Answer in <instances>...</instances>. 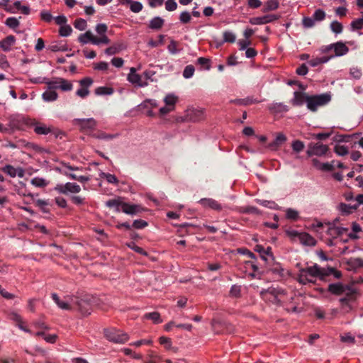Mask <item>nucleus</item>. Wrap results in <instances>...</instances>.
I'll return each instance as SVG.
<instances>
[{
	"label": "nucleus",
	"instance_id": "obj_1",
	"mask_svg": "<svg viewBox=\"0 0 363 363\" xmlns=\"http://www.w3.org/2000/svg\"><path fill=\"white\" fill-rule=\"evenodd\" d=\"M326 274L325 269L317 265H314L306 269H301L298 275V280L299 283L302 284L313 283L315 277H319L321 279H323Z\"/></svg>",
	"mask_w": 363,
	"mask_h": 363
},
{
	"label": "nucleus",
	"instance_id": "obj_2",
	"mask_svg": "<svg viewBox=\"0 0 363 363\" xmlns=\"http://www.w3.org/2000/svg\"><path fill=\"white\" fill-rule=\"evenodd\" d=\"M330 101V96L326 94L309 96L307 108L311 111H315L318 109V107L327 104Z\"/></svg>",
	"mask_w": 363,
	"mask_h": 363
},
{
	"label": "nucleus",
	"instance_id": "obj_3",
	"mask_svg": "<svg viewBox=\"0 0 363 363\" xmlns=\"http://www.w3.org/2000/svg\"><path fill=\"white\" fill-rule=\"evenodd\" d=\"M262 294L264 298L274 303H284L287 301V297L284 291L275 289H269L267 291H262Z\"/></svg>",
	"mask_w": 363,
	"mask_h": 363
},
{
	"label": "nucleus",
	"instance_id": "obj_4",
	"mask_svg": "<svg viewBox=\"0 0 363 363\" xmlns=\"http://www.w3.org/2000/svg\"><path fill=\"white\" fill-rule=\"evenodd\" d=\"M104 334L109 341L116 343H125L129 340V335L126 333L115 328L105 330Z\"/></svg>",
	"mask_w": 363,
	"mask_h": 363
},
{
	"label": "nucleus",
	"instance_id": "obj_5",
	"mask_svg": "<svg viewBox=\"0 0 363 363\" xmlns=\"http://www.w3.org/2000/svg\"><path fill=\"white\" fill-rule=\"evenodd\" d=\"M66 298L69 303L68 305V310L77 309L84 314L89 313V304L86 301L79 300V298L75 296H66Z\"/></svg>",
	"mask_w": 363,
	"mask_h": 363
},
{
	"label": "nucleus",
	"instance_id": "obj_6",
	"mask_svg": "<svg viewBox=\"0 0 363 363\" xmlns=\"http://www.w3.org/2000/svg\"><path fill=\"white\" fill-rule=\"evenodd\" d=\"M177 101V97L174 94H167L164 99L165 106L160 108V113L162 116H164L172 111L174 109Z\"/></svg>",
	"mask_w": 363,
	"mask_h": 363
},
{
	"label": "nucleus",
	"instance_id": "obj_7",
	"mask_svg": "<svg viewBox=\"0 0 363 363\" xmlns=\"http://www.w3.org/2000/svg\"><path fill=\"white\" fill-rule=\"evenodd\" d=\"M328 150V147L326 145L318 143L313 145H310L307 151V154L309 156L316 155L320 157L327 155Z\"/></svg>",
	"mask_w": 363,
	"mask_h": 363
},
{
	"label": "nucleus",
	"instance_id": "obj_8",
	"mask_svg": "<svg viewBox=\"0 0 363 363\" xmlns=\"http://www.w3.org/2000/svg\"><path fill=\"white\" fill-rule=\"evenodd\" d=\"M127 79L130 83L135 86H145L147 85V82L144 80L142 76L136 73V69L134 67L130 68Z\"/></svg>",
	"mask_w": 363,
	"mask_h": 363
},
{
	"label": "nucleus",
	"instance_id": "obj_9",
	"mask_svg": "<svg viewBox=\"0 0 363 363\" xmlns=\"http://www.w3.org/2000/svg\"><path fill=\"white\" fill-rule=\"evenodd\" d=\"M279 16L274 14H267L262 16L252 17L249 20L252 25H264L277 21Z\"/></svg>",
	"mask_w": 363,
	"mask_h": 363
},
{
	"label": "nucleus",
	"instance_id": "obj_10",
	"mask_svg": "<svg viewBox=\"0 0 363 363\" xmlns=\"http://www.w3.org/2000/svg\"><path fill=\"white\" fill-rule=\"evenodd\" d=\"M79 41L82 44H86L91 43L94 45H99L100 42H106V40L104 38V40H97L95 36L90 30L81 34L79 36Z\"/></svg>",
	"mask_w": 363,
	"mask_h": 363
},
{
	"label": "nucleus",
	"instance_id": "obj_11",
	"mask_svg": "<svg viewBox=\"0 0 363 363\" xmlns=\"http://www.w3.org/2000/svg\"><path fill=\"white\" fill-rule=\"evenodd\" d=\"M55 190L62 194L78 193L80 191V186L75 183L68 182L65 184H58L55 187Z\"/></svg>",
	"mask_w": 363,
	"mask_h": 363
},
{
	"label": "nucleus",
	"instance_id": "obj_12",
	"mask_svg": "<svg viewBox=\"0 0 363 363\" xmlns=\"http://www.w3.org/2000/svg\"><path fill=\"white\" fill-rule=\"evenodd\" d=\"M75 123L84 131L93 130L96 125V121L92 118L77 119Z\"/></svg>",
	"mask_w": 363,
	"mask_h": 363
},
{
	"label": "nucleus",
	"instance_id": "obj_13",
	"mask_svg": "<svg viewBox=\"0 0 363 363\" xmlns=\"http://www.w3.org/2000/svg\"><path fill=\"white\" fill-rule=\"evenodd\" d=\"M108 27L105 23H99L96 26L95 30L98 34L96 36L97 40H104V38L106 40V42H100V45H108L110 43V40L106 35Z\"/></svg>",
	"mask_w": 363,
	"mask_h": 363
},
{
	"label": "nucleus",
	"instance_id": "obj_14",
	"mask_svg": "<svg viewBox=\"0 0 363 363\" xmlns=\"http://www.w3.org/2000/svg\"><path fill=\"white\" fill-rule=\"evenodd\" d=\"M121 211L128 215H135L144 211V208L140 205L130 204L124 202L122 204Z\"/></svg>",
	"mask_w": 363,
	"mask_h": 363
},
{
	"label": "nucleus",
	"instance_id": "obj_15",
	"mask_svg": "<svg viewBox=\"0 0 363 363\" xmlns=\"http://www.w3.org/2000/svg\"><path fill=\"white\" fill-rule=\"evenodd\" d=\"M2 170L11 177H18L22 178L25 174L24 170L21 167H14L11 165H6L3 167Z\"/></svg>",
	"mask_w": 363,
	"mask_h": 363
},
{
	"label": "nucleus",
	"instance_id": "obj_16",
	"mask_svg": "<svg viewBox=\"0 0 363 363\" xmlns=\"http://www.w3.org/2000/svg\"><path fill=\"white\" fill-rule=\"evenodd\" d=\"M313 164L317 169L323 172H330L335 167V161H332L331 162H321L314 159L313 160Z\"/></svg>",
	"mask_w": 363,
	"mask_h": 363
},
{
	"label": "nucleus",
	"instance_id": "obj_17",
	"mask_svg": "<svg viewBox=\"0 0 363 363\" xmlns=\"http://www.w3.org/2000/svg\"><path fill=\"white\" fill-rule=\"evenodd\" d=\"M16 9L21 11L23 14L28 15L30 13V9L28 6L21 5V1H16L12 6L6 8V10L11 13L16 12Z\"/></svg>",
	"mask_w": 363,
	"mask_h": 363
},
{
	"label": "nucleus",
	"instance_id": "obj_18",
	"mask_svg": "<svg viewBox=\"0 0 363 363\" xmlns=\"http://www.w3.org/2000/svg\"><path fill=\"white\" fill-rule=\"evenodd\" d=\"M332 46L333 47V50L335 52V55H333V57H340L345 55L349 51V48L346 46L345 43L342 42L333 43Z\"/></svg>",
	"mask_w": 363,
	"mask_h": 363
},
{
	"label": "nucleus",
	"instance_id": "obj_19",
	"mask_svg": "<svg viewBox=\"0 0 363 363\" xmlns=\"http://www.w3.org/2000/svg\"><path fill=\"white\" fill-rule=\"evenodd\" d=\"M309 95L306 93L296 91L294 93V97L291 101V103L294 106H301L303 104H308V99Z\"/></svg>",
	"mask_w": 363,
	"mask_h": 363
},
{
	"label": "nucleus",
	"instance_id": "obj_20",
	"mask_svg": "<svg viewBox=\"0 0 363 363\" xmlns=\"http://www.w3.org/2000/svg\"><path fill=\"white\" fill-rule=\"evenodd\" d=\"M187 120L196 122L201 120L203 117V111L202 109H191L187 113Z\"/></svg>",
	"mask_w": 363,
	"mask_h": 363
},
{
	"label": "nucleus",
	"instance_id": "obj_21",
	"mask_svg": "<svg viewBox=\"0 0 363 363\" xmlns=\"http://www.w3.org/2000/svg\"><path fill=\"white\" fill-rule=\"evenodd\" d=\"M298 242L306 246H314L316 244V240L306 233H301Z\"/></svg>",
	"mask_w": 363,
	"mask_h": 363
},
{
	"label": "nucleus",
	"instance_id": "obj_22",
	"mask_svg": "<svg viewBox=\"0 0 363 363\" xmlns=\"http://www.w3.org/2000/svg\"><path fill=\"white\" fill-rule=\"evenodd\" d=\"M58 95L55 90H53L48 86V89L43 93L42 98L46 102L55 101L57 100Z\"/></svg>",
	"mask_w": 363,
	"mask_h": 363
},
{
	"label": "nucleus",
	"instance_id": "obj_23",
	"mask_svg": "<svg viewBox=\"0 0 363 363\" xmlns=\"http://www.w3.org/2000/svg\"><path fill=\"white\" fill-rule=\"evenodd\" d=\"M124 201L120 197L108 200L106 202V205L109 207L114 208L116 211L119 212L122 210V204H123Z\"/></svg>",
	"mask_w": 363,
	"mask_h": 363
},
{
	"label": "nucleus",
	"instance_id": "obj_24",
	"mask_svg": "<svg viewBox=\"0 0 363 363\" xmlns=\"http://www.w3.org/2000/svg\"><path fill=\"white\" fill-rule=\"evenodd\" d=\"M286 141V137L283 133H278L276 136V138L274 142L269 144V147L272 150H275L278 148L279 146H280L281 144L285 143Z\"/></svg>",
	"mask_w": 363,
	"mask_h": 363
},
{
	"label": "nucleus",
	"instance_id": "obj_25",
	"mask_svg": "<svg viewBox=\"0 0 363 363\" xmlns=\"http://www.w3.org/2000/svg\"><path fill=\"white\" fill-rule=\"evenodd\" d=\"M16 38L13 35H9L0 42V47L5 51H8L14 45Z\"/></svg>",
	"mask_w": 363,
	"mask_h": 363
},
{
	"label": "nucleus",
	"instance_id": "obj_26",
	"mask_svg": "<svg viewBox=\"0 0 363 363\" xmlns=\"http://www.w3.org/2000/svg\"><path fill=\"white\" fill-rule=\"evenodd\" d=\"M52 298L60 308L63 310H68V305L69 303H68V300H67L66 296L61 299L57 294H53L52 295Z\"/></svg>",
	"mask_w": 363,
	"mask_h": 363
},
{
	"label": "nucleus",
	"instance_id": "obj_27",
	"mask_svg": "<svg viewBox=\"0 0 363 363\" xmlns=\"http://www.w3.org/2000/svg\"><path fill=\"white\" fill-rule=\"evenodd\" d=\"M279 6V2L278 0H269L264 4L262 11L264 13L274 11Z\"/></svg>",
	"mask_w": 363,
	"mask_h": 363
},
{
	"label": "nucleus",
	"instance_id": "obj_28",
	"mask_svg": "<svg viewBox=\"0 0 363 363\" xmlns=\"http://www.w3.org/2000/svg\"><path fill=\"white\" fill-rule=\"evenodd\" d=\"M200 203L204 207H208L214 210L220 208V206L217 201L211 199H203L200 201Z\"/></svg>",
	"mask_w": 363,
	"mask_h": 363
},
{
	"label": "nucleus",
	"instance_id": "obj_29",
	"mask_svg": "<svg viewBox=\"0 0 363 363\" xmlns=\"http://www.w3.org/2000/svg\"><path fill=\"white\" fill-rule=\"evenodd\" d=\"M160 343L167 350H171L174 352H177V349L176 347H172V341L169 337L162 336L159 339Z\"/></svg>",
	"mask_w": 363,
	"mask_h": 363
},
{
	"label": "nucleus",
	"instance_id": "obj_30",
	"mask_svg": "<svg viewBox=\"0 0 363 363\" xmlns=\"http://www.w3.org/2000/svg\"><path fill=\"white\" fill-rule=\"evenodd\" d=\"M328 234L330 235H336L347 232V229L344 228L336 227L335 226V224H333V225H328Z\"/></svg>",
	"mask_w": 363,
	"mask_h": 363
},
{
	"label": "nucleus",
	"instance_id": "obj_31",
	"mask_svg": "<svg viewBox=\"0 0 363 363\" xmlns=\"http://www.w3.org/2000/svg\"><path fill=\"white\" fill-rule=\"evenodd\" d=\"M99 177L101 179H106L107 182L109 184H117L118 183V180L114 174L106 172H101L99 174Z\"/></svg>",
	"mask_w": 363,
	"mask_h": 363
},
{
	"label": "nucleus",
	"instance_id": "obj_32",
	"mask_svg": "<svg viewBox=\"0 0 363 363\" xmlns=\"http://www.w3.org/2000/svg\"><path fill=\"white\" fill-rule=\"evenodd\" d=\"M357 208V206H351L346 203H340L338 206V209L340 212L345 214L351 213L353 211Z\"/></svg>",
	"mask_w": 363,
	"mask_h": 363
},
{
	"label": "nucleus",
	"instance_id": "obj_33",
	"mask_svg": "<svg viewBox=\"0 0 363 363\" xmlns=\"http://www.w3.org/2000/svg\"><path fill=\"white\" fill-rule=\"evenodd\" d=\"M113 93V89L109 86H99L95 89L96 95H111Z\"/></svg>",
	"mask_w": 363,
	"mask_h": 363
},
{
	"label": "nucleus",
	"instance_id": "obj_34",
	"mask_svg": "<svg viewBox=\"0 0 363 363\" xmlns=\"http://www.w3.org/2000/svg\"><path fill=\"white\" fill-rule=\"evenodd\" d=\"M329 291L335 294H341L344 291V286L340 284H330L328 287Z\"/></svg>",
	"mask_w": 363,
	"mask_h": 363
},
{
	"label": "nucleus",
	"instance_id": "obj_35",
	"mask_svg": "<svg viewBox=\"0 0 363 363\" xmlns=\"http://www.w3.org/2000/svg\"><path fill=\"white\" fill-rule=\"evenodd\" d=\"M223 42L225 43H234L236 39L235 34L230 30L224 31L223 33Z\"/></svg>",
	"mask_w": 363,
	"mask_h": 363
},
{
	"label": "nucleus",
	"instance_id": "obj_36",
	"mask_svg": "<svg viewBox=\"0 0 363 363\" xmlns=\"http://www.w3.org/2000/svg\"><path fill=\"white\" fill-rule=\"evenodd\" d=\"M153 343V341L151 338L148 339H142L139 340L135 342H133L130 343L131 346L135 347H140L143 345H152Z\"/></svg>",
	"mask_w": 363,
	"mask_h": 363
},
{
	"label": "nucleus",
	"instance_id": "obj_37",
	"mask_svg": "<svg viewBox=\"0 0 363 363\" xmlns=\"http://www.w3.org/2000/svg\"><path fill=\"white\" fill-rule=\"evenodd\" d=\"M37 336H42L43 339L49 343H53L56 341L57 335L55 334H45V333L38 332L35 334Z\"/></svg>",
	"mask_w": 363,
	"mask_h": 363
},
{
	"label": "nucleus",
	"instance_id": "obj_38",
	"mask_svg": "<svg viewBox=\"0 0 363 363\" xmlns=\"http://www.w3.org/2000/svg\"><path fill=\"white\" fill-rule=\"evenodd\" d=\"M145 317L152 320L154 323H160L162 322V320L160 318V315L157 312L147 313L145 315Z\"/></svg>",
	"mask_w": 363,
	"mask_h": 363
},
{
	"label": "nucleus",
	"instance_id": "obj_39",
	"mask_svg": "<svg viewBox=\"0 0 363 363\" xmlns=\"http://www.w3.org/2000/svg\"><path fill=\"white\" fill-rule=\"evenodd\" d=\"M330 27L331 30L336 34H340L342 32L343 26L341 23L337 21H332Z\"/></svg>",
	"mask_w": 363,
	"mask_h": 363
},
{
	"label": "nucleus",
	"instance_id": "obj_40",
	"mask_svg": "<svg viewBox=\"0 0 363 363\" xmlns=\"http://www.w3.org/2000/svg\"><path fill=\"white\" fill-rule=\"evenodd\" d=\"M30 183L36 187H45L48 184V182L40 177H35L31 179Z\"/></svg>",
	"mask_w": 363,
	"mask_h": 363
},
{
	"label": "nucleus",
	"instance_id": "obj_41",
	"mask_svg": "<svg viewBox=\"0 0 363 363\" xmlns=\"http://www.w3.org/2000/svg\"><path fill=\"white\" fill-rule=\"evenodd\" d=\"M60 89L64 91H70L72 89V84L71 82L67 81L63 78H60Z\"/></svg>",
	"mask_w": 363,
	"mask_h": 363
},
{
	"label": "nucleus",
	"instance_id": "obj_42",
	"mask_svg": "<svg viewBox=\"0 0 363 363\" xmlns=\"http://www.w3.org/2000/svg\"><path fill=\"white\" fill-rule=\"evenodd\" d=\"M164 21L160 17H155L151 20L150 27L153 29H158L163 25Z\"/></svg>",
	"mask_w": 363,
	"mask_h": 363
},
{
	"label": "nucleus",
	"instance_id": "obj_43",
	"mask_svg": "<svg viewBox=\"0 0 363 363\" xmlns=\"http://www.w3.org/2000/svg\"><path fill=\"white\" fill-rule=\"evenodd\" d=\"M59 32L61 36L67 37L71 35L72 29L70 26L65 24L60 26Z\"/></svg>",
	"mask_w": 363,
	"mask_h": 363
},
{
	"label": "nucleus",
	"instance_id": "obj_44",
	"mask_svg": "<svg viewBox=\"0 0 363 363\" xmlns=\"http://www.w3.org/2000/svg\"><path fill=\"white\" fill-rule=\"evenodd\" d=\"M5 24L11 28H16L19 26L20 23L16 18L9 17L6 20Z\"/></svg>",
	"mask_w": 363,
	"mask_h": 363
},
{
	"label": "nucleus",
	"instance_id": "obj_45",
	"mask_svg": "<svg viewBox=\"0 0 363 363\" xmlns=\"http://www.w3.org/2000/svg\"><path fill=\"white\" fill-rule=\"evenodd\" d=\"M34 130L36 133L38 134H47L50 132V129L44 125H41V124H36L34 127Z\"/></svg>",
	"mask_w": 363,
	"mask_h": 363
},
{
	"label": "nucleus",
	"instance_id": "obj_46",
	"mask_svg": "<svg viewBox=\"0 0 363 363\" xmlns=\"http://www.w3.org/2000/svg\"><path fill=\"white\" fill-rule=\"evenodd\" d=\"M74 27L79 30H84L86 28V21L82 18L77 19L74 23Z\"/></svg>",
	"mask_w": 363,
	"mask_h": 363
},
{
	"label": "nucleus",
	"instance_id": "obj_47",
	"mask_svg": "<svg viewBox=\"0 0 363 363\" xmlns=\"http://www.w3.org/2000/svg\"><path fill=\"white\" fill-rule=\"evenodd\" d=\"M325 17V13L322 9H317L313 15V18L315 20V21H323Z\"/></svg>",
	"mask_w": 363,
	"mask_h": 363
},
{
	"label": "nucleus",
	"instance_id": "obj_48",
	"mask_svg": "<svg viewBox=\"0 0 363 363\" xmlns=\"http://www.w3.org/2000/svg\"><path fill=\"white\" fill-rule=\"evenodd\" d=\"M143 6L139 1L130 2V9L134 13H138L142 11Z\"/></svg>",
	"mask_w": 363,
	"mask_h": 363
},
{
	"label": "nucleus",
	"instance_id": "obj_49",
	"mask_svg": "<svg viewBox=\"0 0 363 363\" xmlns=\"http://www.w3.org/2000/svg\"><path fill=\"white\" fill-rule=\"evenodd\" d=\"M194 73V67L192 65H187L183 72V77L186 79L191 78Z\"/></svg>",
	"mask_w": 363,
	"mask_h": 363
},
{
	"label": "nucleus",
	"instance_id": "obj_50",
	"mask_svg": "<svg viewBox=\"0 0 363 363\" xmlns=\"http://www.w3.org/2000/svg\"><path fill=\"white\" fill-rule=\"evenodd\" d=\"M291 146H292L294 151H295L296 152H301L304 149V147H305L303 143L300 140L294 141L292 143Z\"/></svg>",
	"mask_w": 363,
	"mask_h": 363
},
{
	"label": "nucleus",
	"instance_id": "obj_51",
	"mask_svg": "<svg viewBox=\"0 0 363 363\" xmlns=\"http://www.w3.org/2000/svg\"><path fill=\"white\" fill-rule=\"evenodd\" d=\"M335 152L337 155L340 156H343L347 154L348 150L345 145H337L335 147Z\"/></svg>",
	"mask_w": 363,
	"mask_h": 363
},
{
	"label": "nucleus",
	"instance_id": "obj_52",
	"mask_svg": "<svg viewBox=\"0 0 363 363\" xmlns=\"http://www.w3.org/2000/svg\"><path fill=\"white\" fill-rule=\"evenodd\" d=\"M256 201L259 204L269 208H275L277 206L276 203L271 201L257 199Z\"/></svg>",
	"mask_w": 363,
	"mask_h": 363
},
{
	"label": "nucleus",
	"instance_id": "obj_53",
	"mask_svg": "<svg viewBox=\"0 0 363 363\" xmlns=\"http://www.w3.org/2000/svg\"><path fill=\"white\" fill-rule=\"evenodd\" d=\"M325 269V272L328 273L325 274L326 276H328L330 274H333L335 278H340L341 277V272L339 271L335 270L333 267H328V268H323Z\"/></svg>",
	"mask_w": 363,
	"mask_h": 363
},
{
	"label": "nucleus",
	"instance_id": "obj_54",
	"mask_svg": "<svg viewBox=\"0 0 363 363\" xmlns=\"http://www.w3.org/2000/svg\"><path fill=\"white\" fill-rule=\"evenodd\" d=\"M40 18L43 21L46 22H50L53 18L50 12L46 10H43L40 12Z\"/></svg>",
	"mask_w": 363,
	"mask_h": 363
},
{
	"label": "nucleus",
	"instance_id": "obj_55",
	"mask_svg": "<svg viewBox=\"0 0 363 363\" xmlns=\"http://www.w3.org/2000/svg\"><path fill=\"white\" fill-rule=\"evenodd\" d=\"M351 27L353 30L361 29L363 27V17L353 21Z\"/></svg>",
	"mask_w": 363,
	"mask_h": 363
},
{
	"label": "nucleus",
	"instance_id": "obj_56",
	"mask_svg": "<svg viewBox=\"0 0 363 363\" xmlns=\"http://www.w3.org/2000/svg\"><path fill=\"white\" fill-rule=\"evenodd\" d=\"M348 264H352L353 267H363V259L352 258L349 260Z\"/></svg>",
	"mask_w": 363,
	"mask_h": 363
},
{
	"label": "nucleus",
	"instance_id": "obj_57",
	"mask_svg": "<svg viewBox=\"0 0 363 363\" xmlns=\"http://www.w3.org/2000/svg\"><path fill=\"white\" fill-rule=\"evenodd\" d=\"M191 19V16L189 12L184 11L180 14L179 20L183 23H189Z\"/></svg>",
	"mask_w": 363,
	"mask_h": 363
},
{
	"label": "nucleus",
	"instance_id": "obj_58",
	"mask_svg": "<svg viewBox=\"0 0 363 363\" xmlns=\"http://www.w3.org/2000/svg\"><path fill=\"white\" fill-rule=\"evenodd\" d=\"M286 218L291 220H296L298 216V211L289 208L286 211Z\"/></svg>",
	"mask_w": 363,
	"mask_h": 363
},
{
	"label": "nucleus",
	"instance_id": "obj_59",
	"mask_svg": "<svg viewBox=\"0 0 363 363\" xmlns=\"http://www.w3.org/2000/svg\"><path fill=\"white\" fill-rule=\"evenodd\" d=\"M165 8L169 11H173L177 9V4L173 0H167L165 3Z\"/></svg>",
	"mask_w": 363,
	"mask_h": 363
},
{
	"label": "nucleus",
	"instance_id": "obj_60",
	"mask_svg": "<svg viewBox=\"0 0 363 363\" xmlns=\"http://www.w3.org/2000/svg\"><path fill=\"white\" fill-rule=\"evenodd\" d=\"M287 235L295 242H298L299 235L301 233H298L296 230H291L286 232Z\"/></svg>",
	"mask_w": 363,
	"mask_h": 363
},
{
	"label": "nucleus",
	"instance_id": "obj_61",
	"mask_svg": "<svg viewBox=\"0 0 363 363\" xmlns=\"http://www.w3.org/2000/svg\"><path fill=\"white\" fill-rule=\"evenodd\" d=\"M341 341L346 343H353L354 337L350 333L344 334L340 337Z\"/></svg>",
	"mask_w": 363,
	"mask_h": 363
},
{
	"label": "nucleus",
	"instance_id": "obj_62",
	"mask_svg": "<svg viewBox=\"0 0 363 363\" xmlns=\"http://www.w3.org/2000/svg\"><path fill=\"white\" fill-rule=\"evenodd\" d=\"M271 109L274 111H286L287 107L282 104H274L272 105Z\"/></svg>",
	"mask_w": 363,
	"mask_h": 363
},
{
	"label": "nucleus",
	"instance_id": "obj_63",
	"mask_svg": "<svg viewBox=\"0 0 363 363\" xmlns=\"http://www.w3.org/2000/svg\"><path fill=\"white\" fill-rule=\"evenodd\" d=\"M315 20L313 18L305 17L303 19V25L306 28H311L314 26Z\"/></svg>",
	"mask_w": 363,
	"mask_h": 363
},
{
	"label": "nucleus",
	"instance_id": "obj_64",
	"mask_svg": "<svg viewBox=\"0 0 363 363\" xmlns=\"http://www.w3.org/2000/svg\"><path fill=\"white\" fill-rule=\"evenodd\" d=\"M94 68L98 70H106L108 68V64L106 62H100L95 64Z\"/></svg>",
	"mask_w": 363,
	"mask_h": 363
}]
</instances>
